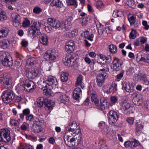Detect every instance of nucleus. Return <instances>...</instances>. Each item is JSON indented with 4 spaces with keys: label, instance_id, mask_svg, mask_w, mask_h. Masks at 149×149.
Instances as JSON below:
<instances>
[{
    "label": "nucleus",
    "instance_id": "nucleus-1",
    "mask_svg": "<svg viewBox=\"0 0 149 149\" xmlns=\"http://www.w3.org/2000/svg\"><path fill=\"white\" fill-rule=\"evenodd\" d=\"M48 23L53 28L62 31H67L72 25L71 19H64L61 22L57 19H47Z\"/></svg>",
    "mask_w": 149,
    "mask_h": 149
},
{
    "label": "nucleus",
    "instance_id": "nucleus-2",
    "mask_svg": "<svg viewBox=\"0 0 149 149\" xmlns=\"http://www.w3.org/2000/svg\"><path fill=\"white\" fill-rule=\"evenodd\" d=\"M65 134H70L71 135L75 137L76 136H78V137L76 136V139H77L78 142L80 141L82 138L81 133L80 127L78 126L76 122L73 121L71 124L68 125L66 128Z\"/></svg>",
    "mask_w": 149,
    "mask_h": 149
},
{
    "label": "nucleus",
    "instance_id": "nucleus-3",
    "mask_svg": "<svg viewBox=\"0 0 149 149\" xmlns=\"http://www.w3.org/2000/svg\"><path fill=\"white\" fill-rule=\"evenodd\" d=\"M0 61L3 65L6 67L12 66L13 64L12 58L8 52L1 53L0 56Z\"/></svg>",
    "mask_w": 149,
    "mask_h": 149
},
{
    "label": "nucleus",
    "instance_id": "nucleus-4",
    "mask_svg": "<svg viewBox=\"0 0 149 149\" xmlns=\"http://www.w3.org/2000/svg\"><path fill=\"white\" fill-rule=\"evenodd\" d=\"M10 132L7 129L0 130V142L3 143L9 142L11 139Z\"/></svg>",
    "mask_w": 149,
    "mask_h": 149
},
{
    "label": "nucleus",
    "instance_id": "nucleus-5",
    "mask_svg": "<svg viewBox=\"0 0 149 149\" xmlns=\"http://www.w3.org/2000/svg\"><path fill=\"white\" fill-rule=\"evenodd\" d=\"M22 85L21 88L27 92H31L36 88L35 83L33 81L29 79L24 81Z\"/></svg>",
    "mask_w": 149,
    "mask_h": 149
},
{
    "label": "nucleus",
    "instance_id": "nucleus-6",
    "mask_svg": "<svg viewBox=\"0 0 149 149\" xmlns=\"http://www.w3.org/2000/svg\"><path fill=\"white\" fill-rule=\"evenodd\" d=\"M2 98L5 103H8L11 102L15 97L14 92L10 90H7L3 93Z\"/></svg>",
    "mask_w": 149,
    "mask_h": 149
},
{
    "label": "nucleus",
    "instance_id": "nucleus-7",
    "mask_svg": "<svg viewBox=\"0 0 149 149\" xmlns=\"http://www.w3.org/2000/svg\"><path fill=\"white\" fill-rule=\"evenodd\" d=\"M77 58L73 56L65 55L63 56V61L65 65L69 67L74 65L77 63Z\"/></svg>",
    "mask_w": 149,
    "mask_h": 149
},
{
    "label": "nucleus",
    "instance_id": "nucleus-8",
    "mask_svg": "<svg viewBox=\"0 0 149 149\" xmlns=\"http://www.w3.org/2000/svg\"><path fill=\"white\" fill-rule=\"evenodd\" d=\"M57 52L55 49H50L47 50L44 56L46 60L53 61L56 59L57 56Z\"/></svg>",
    "mask_w": 149,
    "mask_h": 149
},
{
    "label": "nucleus",
    "instance_id": "nucleus-9",
    "mask_svg": "<svg viewBox=\"0 0 149 149\" xmlns=\"http://www.w3.org/2000/svg\"><path fill=\"white\" fill-rule=\"evenodd\" d=\"M123 64V61L117 58L114 57L112 63L111 68L114 70L118 71L121 69Z\"/></svg>",
    "mask_w": 149,
    "mask_h": 149
},
{
    "label": "nucleus",
    "instance_id": "nucleus-10",
    "mask_svg": "<svg viewBox=\"0 0 149 149\" xmlns=\"http://www.w3.org/2000/svg\"><path fill=\"white\" fill-rule=\"evenodd\" d=\"M46 84L49 86L51 87L52 88H58V83L56 78L53 76L49 75L48 76L45 81Z\"/></svg>",
    "mask_w": 149,
    "mask_h": 149
},
{
    "label": "nucleus",
    "instance_id": "nucleus-11",
    "mask_svg": "<svg viewBox=\"0 0 149 149\" xmlns=\"http://www.w3.org/2000/svg\"><path fill=\"white\" fill-rule=\"evenodd\" d=\"M118 118V113L114 111L111 110L109 113V122L112 125L116 122Z\"/></svg>",
    "mask_w": 149,
    "mask_h": 149
},
{
    "label": "nucleus",
    "instance_id": "nucleus-12",
    "mask_svg": "<svg viewBox=\"0 0 149 149\" xmlns=\"http://www.w3.org/2000/svg\"><path fill=\"white\" fill-rule=\"evenodd\" d=\"M107 74L106 72L98 75L96 77V82L97 85L99 87L102 86L105 79L107 78Z\"/></svg>",
    "mask_w": 149,
    "mask_h": 149
},
{
    "label": "nucleus",
    "instance_id": "nucleus-13",
    "mask_svg": "<svg viewBox=\"0 0 149 149\" xmlns=\"http://www.w3.org/2000/svg\"><path fill=\"white\" fill-rule=\"evenodd\" d=\"M39 69H35L32 71L26 70L25 71V74L26 77L30 79H33L38 77L40 73Z\"/></svg>",
    "mask_w": 149,
    "mask_h": 149
},
{
    "label": "nucleus",
    "instance_id": "nucleus-14",
    "mask_svg": "<svg viewBox=\"0 0 149 149\" xmlns=\"http://www.w3.org/2000/svg\"><path fill=\"white\" fill-rule=\"evenodd\" d=\"M57 94L59 95V96L57 98L59 102L65 104L69 103V99L68 95L65 94L61 93H57Z\"/></svg>",
    "mask_w": 149,
    "mask_h": 149
},
{
    "label": "nucleus",
    "instance_id": "nucleus-15",
    "mask_svg": "<svg viewBox=\"0 0 149 149\" xmlns=\"http://www.w3.org/2000/svg\"><path fill=\"white\" fill-rule=\"evenodd\" d=\"M75 47V44L72 40L67 41L65 46V50L69 53L74 51Z\"/></svg>",
    "mask_w": 149,
    "mask_h": 149
},
{
    "label": "nucleus",
    "instance_id": "nucleus-16",
    "mask_svg": "<svg viewBox=\"0 0 149 149\" xmlns=\"http://www.w3.org/2000/svg\"><path fill=\"white\" fill-rule=\"evenodd\" d=\"M109 105L107 100L104 98H102L100 100V104L98 105V106H96L97 108L100 110H103L108 109Z\"/></svg>",
    "mask_w": 149,
    "mask_h": 149
},
{
    "label": "nucleus",
    "instance_id": "nucleus-17",
    "mask_svg": "<svg viewBox=\"0 0 149 149\" xmlns=\"http://www.w3.org/2000/svg\"><path fill=\"white\" fill-rule=\"evenodd\" d=\"M3 82V86L6 88H10L12 87V80L11 78L7 77L5 79H1Z\"/></svg>",
    "mask_w": 149,
    "mask_h": 149
},
{
    "label": "nucleus",
    "instance_id": "nucleus-18",
    "mask_svg": "<svg viewBox=\"0 0 149 149\" xmlns=\"http://www.w3.org/2000/svg\"><path fill=\"white\" fill-rule=\"evenodd\" d=\"M81 95V90L80 88L77 87L73 92V96L74 99L75 100H78Z\"/></svg>",
    "mask_w": 149,
    "mask_h": 149
},
{
    "label": "nucleus",
    "instance_id": "nucleus-19",
    "mask_svg": "<svg viewBox=\"0 0 149 149\" xmlns=\"http://www.w3.org/2000/svg\"><path fill=\"white\" fill-rule=\"evenodd\" d=\"M136 132L137 134H139L141 133V130L143 128V125L141 122L139 120L136 121L135 123Z\"/></svg>",
    "mask_w": 149,
    "mask_h": 149
},
{
    "label": "nucleus",
    "instance_id": "nucleus-20",
    "mask_svg": "<svg viewBox=\"0 0 149 149\" xmlns=\"http://www.w3.org/2000/svg\"><path fill=\"white\" fill-rule=\"evenodd\" d=\"M102 134L105 135L109 139H111L112 137L114 135V134L113 131L109 128H106L102 131Z\"/></svg>",
    "mask_w": 149,
    "mask_h": 149
},
{
    "label": "nucleus",
    "instance_id": "nucleus-21",
    "mask_svg": "<svg viewBox=\"0 0 149 149\" xmlns=\"http://www.w3.org/2000/svg\"><path fill=\"white\" fill-rule=\"evenodd\" d=\"M102 89L107 94L111 93L114 89H115L116 91L117 90L115 87L114 88L113 86L109 84L104 86L103 87Z\"/></svg>",
    "mask_w": 149,
    "mask_h": 149
},
{
    "label": "nucleus",
    "instance_id": "nucleus-22",
    "mask_svg": "<svg viewBox=\"0 0 149 149\" xmlns=\"http://www.w3.org/2000/svg\"><path fill=\"white\" fill-rule=\"evenodd\" d=\"M47 99L44 97H38L37 100V106L39 107H42L43 105L45 104L47 102Z\"/></svg>",
    "mask_w": 149,
    "mask_h": 149
},
{
    "label": "nucleus",
    "instance_id": "nucleus-23",
    "mask_svg": "<svg viewBox=\"0 0 149 149\" xmlns=\"http://www.w3.org/2000/svg\"><path fill=\"white\" fill-rule=\"evenodd\" d=\"M11 42L12 41L10 39H5L1 41L0 44L3 48H6L10 46Z\"/></svg>",
    "mask_w": 149,
    "mask_h": 149
},
{
    "label": "nucleus",
    "instance_id": "nucleus-24",
    "mask_svg": "<svg viewBox=\"0 0 149 149\" xmlns=\"http://www.w3.org/2000/svg\"><path fill=\"white\" fill-rule=\"evenodd\" d=\"M39 41L40 43L43 45H47L48 43V38L47 36L42 34L39 37Z\"/></svg>",
    "mask_w": 149,
    "mask_h": 149
},
{
    "label": "nucleus",
    "instance_id": "nucleus-25",
    "mask_svg": "<svg viewBox=\"0 0 149 149\" xmlns=\"http://www.w3.org/2000/svg\"><path fill=\"white\" fill-rule=\"evenodd\" d=\"M120 106L121 109L123 110L124 111L131 106L130 104L127 102L125 99H123L121 100L120 102Z\"/></svg>",
    "mask_w": 149,
    "mask_h": 149
},
{
    "label": "nucleus",
    "instance_id": "nucleus-26",
    "mask_svg": "<svg viewBox=\"0 0 149 149\" xmlns=\"http://www.w3.org/2000/svg\"><path fill=\"white\" fill-rule=\"evenodd\" d=\"M132 85L129 83H124L123 86V89L125 90L127 92L130 93L132 92L133 89Z\"/></svg>",
    "mask_w": 149,
    "mask_h": 149
},
{
    "label": "nucleus",
    "instance_id": "nucleus-27",
    "mask_svg": "<svg viewBox=\"0 0 149 149\" xmlns=\"http://www.w3.org/2000/svg\"><path fill=\"white\" fill-rule=\"evenodd\" d=\"M54 104V102L47 99V102L45 104V109L46 110L51 111L53 109Z\"/></svg>",
    "mask_w": 149,
    "mask_h": 149
},
{
    "label": "nucleus",
    "instance_id": "nucleus-28",
    "mask_svg": "<svg viewBox=\"0 0 149 149\" xmlns=\"http://www.w3.org/2000/svg\"><path fill=\"white\" fill-rule=\"evenodd\" d=\"M35 26H31L28 29V35L31 37L34 38L36 36V34H35Z\"/></svg>",
    "mask_w": 149,
    "mask_h": 149
},
{
    "label": "nucleus",
    "instance_id": "nucleus-29",
    "mask_svg": "<svg viewBox=\"0 0 149 149\" xmlns=\"http://www.w3.org/2000/svg\"><path fill=\"white\" fill-rule=\"evenodd\" d=\"M83 79V77L81 75L79 76L77 78V80L75 84L76 86H80L81 88L83 89L84 87V84L82 82Z\"/></svg>",
    "mask_w": 149,
    "mask_h": 149
},
{
    "label": "nucleus",
    "instance_id": "nucleus-30",
    "mask_svg": "<svg viewBox=\"0 0 149 149\" xmlns=\"http://www.w3.org/2000/svg\"><path fill=\"white\" fill-rule=\"evenodd\" d=\"M136 3L134 0H128L125 4L132 9L135 8L136 7Z\"/></svg>",
    "mask_w": 149,
    "mask_h": 149
},
{
    "label": "nucleus",
    "instance_id": "nucleus-31",
    "mask_svg": "<svg viewBox=\"0 0 149 149\" xmlns=\"http://www.w3.org/2000/svg\"><path fill=\"white\" fill-rule=\"evenodd\" d=\"M136 58L140 61H143L149 63V55L146 54H143L142 56H141V58L138 57Z\"/></svg>",
    "mask_w": 149,
    "mask_h": 149
},
{
    "label": "nucleus",
    "instance_id": "nucleus-32",
    "mask_svg": "<svg viewBox=\"0 0 149 149\" xmlns=\"http://www.w3.org/2000/svg\"><path fill=\"white\" fill-rule=\"evenodd\" d=\"M69 134H65L66 135V136H65L64 137V139L65 144L68 146L70 147L72 146V145H73V144H70V141L71 138L70 137L71 136Z\"/></svg>",
    "mask_w": 149,
    "mask_h": 149
},
{
    "label": "nucleus",
    "instance_id": "nucleus-33",
    "mask_svg": "<svg viewBox=\"0 0 149 149\" xmlns=\"http://www.w3.org/2000/svg\"><path fill=\"white\" fill-rule=\"evenodd\" d=\"M109 52L112 54H114L117 53V49L116 45L113 44L110 45L108 46Z\"/></svg>",
    "mask_w": 149,
    "mask_h": 149
},
{
    "label": "nucleus",
    "instance_id": "nucleus-34",
    "mask_svg": "<svg viewBox=\"0 0 149 149\" xmlns=\"http://www.w3.org/2000/svg\"><path fill=\"white\" fill-rule=\"evenodd\" d=\"M36 63V59L34 57H31L29 58L27 60L26 63L32 66L34 65Z\"/></svg>",
    "mask_w": 149,
    "mask_h": 149
},
{
    "label": "nucleus",
    "instance_id": "nucleus-35",
    "mask_svg": "<svg viewBox=\"0 0 149 149\" xmlns=\"http://www.w3.org/2000/svg\"><path fill=\"white\" fill-rule=\"evenodd\" d=\"M91 99L92 102L94 103L96 106H98L99 104V100L97 98L96 95L94 94H92L91 95Z\"/></svg>",
    "mask_w": 149,
    "mask_h": 149
},
{
    "label": "nucleus",
    "instance_id": "nucleus-36",
    "mask_svg": "<svg viewBox=\"0 0 149 149\" xmlns=\"http://www.w3.org/2000/svg\"><path fill=\"white\" fill-rule=\"evenodd\" d=\"M68 73L67 72H63L60 77L61 80L63 82L66 81L68 79Z\"/></svg>",
    "mask_w": 149,
    "mask_h": 149
},
{
    "label": "nucleus",
    "instance_id": "nucleus-37",
    "mask_svg": "<svg viewBox=\"0 0 149 149\" xmlns=\"http://www.w3.org/2000/svg\"><path fill=\"white\" fill-rule=\"evenodd\" d=\"M0 30L1 34H3L4 37H6L8 34L9 30L8 27H3Z\"/></svg>",
    "mask_w": 149,
    "mask_h": 149
},
{
    "label": "nucleus",
    "instance_id": "nucleus-38",
    "mask_svg": "<svg viewBox=\"0 0 149 149\" xmlns=\"http://www.w3.org/2000/svg\"><path fill=\"white\" fill-rule=\"evenodd\" d=\"M134 110V108L132 107L131 106L128 108L126 109L124 111V113L126 115H129L131 113H133Z\"/></svg>",
    "mask_w": 149,
    "mask_h": 149
},
{
    "label": "nucleus",
    "instance_id": "nucleus-39",
    "mask_svg": "<svg viewBox=\"0 0 149 149\" xmlns=\"http://www.w3.org/2000/svg\"><path fill=\"white\" fill-rule=\"evenodd\" d=\"M50 5L52 6L59 7L61 6V2L59 0H54L50 3Z\"/></svg>",
    "mask_w": 149,
    "mask_h": 149
},
{
    "label": "nucleus",
    "instance_id": "nucleus-40",
    "mask_svg": "<svg viewBox=\"0 0 149 149\" xmlns=\"http://www.w3.org/2000/svg\"><path fill=\"white\" fill-rule=\"evenodd\" d=\"M67 3L68 5H74L75 7H76L77 5V2L76 0H69L67 1Z\"/></svg>",
    "mask_w": 149,
    "mask_h": 149
},
{
    "label": "nucleus",
    "instance_id": "nucleus-41",
    "mask_svg": "<svg viewBox=\"0 0 149 149\" xmlns=\"http://www.w3.org/2000/svg\"><path fill=\"white\" fill-rule=\"evenodd\" d=\"M30 21L28 19H24L23 22V26L24 27H27L30 25Z\"/></svg>",
    "mask_w": 149,
    "mask_h": 149
},
{
    "label": "nucleus",
    "instance_id": "nucleus-42",
    "mask_svg": "<svg viewBox=\"0 0 149 149\" xmlns=\"http://www.w3.org/2000/svg\"><path fill=\"white\" fill-rule=\"evenodd\" d=\"M136 36V31L134 29H132L130 34V39H134Z\"/></svg>",
    "mask_w": 149,
    "mask_h": 149
},
{
    "label": "nucleus",
    "instance_id": "nucleus-43",
    "mask_svg": "<svg viewBox=\"0 0 149 149\" xmlns=\"http://www.w3.org/2000/svg\"><path fill=\"white\" fill-rule=\"evenodd\" d=\"M43 93L45 95H51L52 92L50 89H45V88H43Z\"/></svg>",
    "mask_w": 149,
    "mask_h": 149
},
{
    "label": "nucleus",
    "instance_id": "nucleus-44",
    "mask_svg": "<svg viewBox=\"0 0 149 149\" xmlns=\"http://www.w3.org/2000/svg\"><path fill=\"white\" fill-rule=\"evenodd\" d=\"M22 60L20 58H17L15 62V63L16 66L19 67L21 66Z\"/></svg>",
    "mask_w": 149,
    "mask_h": 149
},
{
    "label": "nucleus",
    "instance_id": "nucleus-45",
    "mask_svg": "<svg viewBox=\"0 0 149 149\" xmlns=\"http://www.w3.org/2000/svg\"><path fill=\"white\" fill-rule=\"evenodd\" d=\"M77 33V31L76 29H74L71 32L68 33V36L70 38H72L74 37Z\"/></svg>",
    "mask_w": 149,
    "mask_h": 149
},
{
    "label": "nucleus",
    "instance_id": "nucleus-46",
    "mask_svg": "<svg viewBox=\"0 0 149 149\" xmlns=\"http://www.w3.org/2000/svg\"><path fill=\"white\" fill-rule=\"evenodd\" d=\"M97 28L98 34L100 35H102L103 34L104 31V28L103 26L100 24L99 26L97 27Z\"/></svg>",
    "mask_w": 149,
    "mask_h": 149
},
{
    "label": "nucleus",
    "instance_id": "nucleus-47",
    "mask_svg": "<svg viewBox=\"0 0 149 149\" xmlns=\"http://www.w3.org/2000/svg\"><path fill=\"white\" fill-rule=\"evenodd\" d=\"M146 77L145 74H143L142 76H141V79L145 84L148 85L149 84V81L147 79Z\"/></svg>",
    "mask_w": 149,
    "mask_h": 149
},
{
    "label": "nucleus",
    "instance_id": "nucleus-48",
    "mask_svg": "<svg viewBox=\"0 0 149 149\" xmlns=\"http://www.w3.org/2000/svg\"><path fill=\"white\" fill-rule=\"evenodd\" d=\"M99 127L101 129L102 132L106 128H108L107 126L103 122H100L99 123Z\"/></svg>",
    "mask_w": 149,
    "mask_h": 149
},
{
    "label": "nucleus",
    "instance_id": "nucleus-49",
    "mask_svg": "<svg viewBox=\"0 0 149 149\" xmlns=\"http://www.w3.org/2000/svg\"><path fill=\"white\" fill-rule=\"evenodd\" d=\"M139 143L138 141L134 140L133 141H131V148H133L138 146Z\"/></svg>",
    "mask_w": 149,
    "mask_h": 149
},
{
    "label": "nucleus",
    "instance_id": "nucleus-50",
    "mask_svg": "<svg viewBox=\"0 0 149 149\" xmlns=\"http://www.w3.org/2000/svg\"><path fill=\"white\" fill-rule=\"evenodd\" d=\"M41 9L39 6L35 7L33 10V12L36 14H39L42 12Z\"/></svg>",
    "mask_w": 149,
    "mask_h": 149
},
{
    "label": "nucleus",
    "instance_id": "nucleus-51",
    "mask_svg": "<svg viewBox=\"0 0 149 149\" xmlns=\"http://www.w3.org/2000/svg\"><path fill=\"white\" fill-rule=\"evenodd\" d=\"M134 120V118L132 117L127 118L126 119V121L130 125H132L133 124Z\"/></svg>",
    "mask_w": 149,
    "mask_h": 149
},
{
    "label": "nucleus",
    "instance_id": "nucleus-52",
    "mask_svg": "<svg viewBox=\"0 0 149 149\" xmlns=\"http://www.w3.org/2000/svg\"><path fill=\"white\" fill-rule=\"evenodd\" d=\"M20 120V119H19L18 120L16 121L15 120L12 119L10 121V123L11 124L15 126H18L19 125V122Z\"/></svg>",
    "mask_w": 149,
    "mask_h": 149
},
{
    "label": "nucleus",
    "instance_id": "nucleus-53",
    "mask_svg": "<svg viewBox=\"0 0 149 149\" xmlns=\"http://www.w3.org/2000/svg\"><path fill=\"white\" fill-rule=\"evenodd\" d=\"M33 127V129L34 130V132H36L38 133L42 131V129L41 127L40 126H35V127Z\"/></svg>",
    "mask_w": 149,
    "mask_h": 149
},
{
    "label": "nucleus",
    "instance_id": "nucleus-54",
    "mask_svg": "<svg viewBox=\"0 0 149 149\" xmlns=\"http://www.w3.org/2000/svg\"><path fill=\"white\" fill-rule=\"evenodd\" d=\"M110 100L111 103L113 104H114L118 102V98L115 96H113L111 97Z\"/></svg>",
    "mask_w": 149,
    "mask_h": 149
},
{
    "label": "nucleus",
    "instance_id": "nucleus-55",
    "mask_svg": "<svg viewBox=\"0 0 149 149\" xmlns=\"http://www.w3.org/2000/svg\"><path fill=\"white\" fill-rule=\"evenodd\" d=\"M112 58L111 57L110 55H108L107 56H105L104 61H105V62L107 61L110 63L111 61Z\"/></svg>",
    "mask_w": 149,
    "mask_h": 149
},
{
    "label": "nucleus",
    "instance_id": "nucleus-56",
    "mask_svg": "<svg viewBox=\"0 0 149 149\" xmlns=\"http://www.w3.org/2000/svg\"><path fill=\"white\" fill-rule=\"evenodd\" d=\"M6 13L5 12L0 10V19H5L6 18Z\"/></svg>",
    "mask_w": 149,
    "mask_h": 149
},
{
    "label": "nucleus",
    "instance_id": "nucleus-57",
    "mask_svg": "<svg viewBox=\"0 0 149 149\" xmlns=\"http://www.w3.org/2000/svg\"><path fill=\"white\" fill-rule=\"evenodd\" d=\"M23 148H22L23 149H33L32 146L28 144L24 143L23 144Z\"/></svg>",
    "mask_w": 149,
    "mask_h": 149
},
{
    "label": "nucleus",
    "instance_id": "nucleus-58",
    "mask_svg": "<svg viewBox=\"0 0 149 149\" xmlns=\"http://www.w3.org/2000/svg\"><path fill=\"white\" fill-rule=\"evenodd\" d=\"M80 22L82 26H85L87 24L88 21L86 19H81Z\"/></svg>",
    "mask_w": 149,
    "mask_h": 149
},
{
    "label": "nucleus",
    "instance_id": "nucleus-59",
    "mask_svg": "<svg viewBox=\"0 0 149 149\" xmlns=\"http://www.w3.org/2000/svg\"><path fill=\"white\" fill-rule=\"evenodd\" d=\"M12 19L19 18L20 17L19 15L17 13H13L11 15Z\"/></svg>",
    "mask_w": 149,
    "mask_h": 149
},
{
    "label": "nucleus",
    "instance_id": "nucleus-60",
    "mask_svg": "<svg viewBox=\"0 0 149 149\" xmlns=\"http://www.w3.org/2000/svg\"><path fill=\"white\" fill-rule=\"evenodd\" d=\"M13 24L15 27H17L19 26L20 23L17 19H13Z\"/></svg>",
    "mask_w": 149,
    "mask_h": 149
},
{
    "label": "nucleus",
    "instance_id": "nucleus-61",
    "mask_svg": "<svg viewBox=\"0 0 149 149\" xmlns=\"http://www.w3.org/2000/svg\"><path fill=\"white\" fill-rule=\"evenodd\" d=\"M124 146L126 148L130 147L131 148V141H127L125 142L124 143Z\"/></svg>",
    "mask_w": 149,
    "mask_h": 149
},
{
    "label": "nucleus",
    "instance_id": "nucleus-62",
    "mask_svg": "<svg viewBox=\"0 0 149 149\" xmlns=\"http://www.w3.org/2000/svg\"><path fill=\"white\" fill-rule=\"evenodd\" d=\"M96 5L97 8H99L102 7L103 5V3L102 1H97Z\"/></svg>",
    "mask_w": 149,
    "mask_h": 149
},
{
    "label": "nucleus",
    "instance_id": "nucleus-63",
    "mask_svg": "<svg viewBox=\"0 0 149 149\" xmlns=\"http://www.w3.org/2000/svg\"><path fill=\"white\" fill-rule=\"evenodd\" d=\"M139 99L138 98V97L134 98V99H132V100L134 104L135 105H138V102L139 100Z\"/></svg>",
    "mask_w": 149,
    "mask_h": 149
},
{
    "label": "nucleus",
    "instance_id": "nucleus-64",
    "mask_svg": "<svg viewBox=\"0 0 149 149\" xmlns=\"http://www.w3.org/2000/svg\"><path fill=\"white\" fill-rule=\"evenodd\" d=\"M33 119V116L32 114H30L26 117V120L29 121H32Z\"/></svg>",
    "mask_w": 149,
    "mask_h": 149
}]
</instances>
